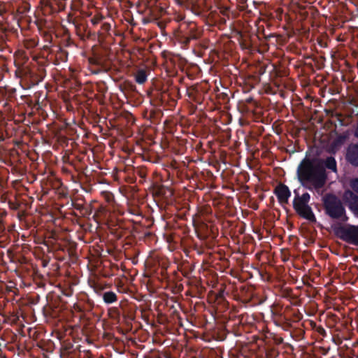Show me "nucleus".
<instances>
[{
  "mask_svg": "<svg viewBox=\"0 0 358 358\" xmlns=\"http://www.w3.org/2000/svg\"><path fill=\"white\" fill-rule=\"evenodd\" d=\"M189 6L192 12L198 16L204 15L209 9L206 0H192Z\"/></svg>",
  "mask_w": 358,
  "mask_h": 358,
  "instance_id": "obj_7",
  "label": "nucleus"
},
{
  "mask_svg": "<svg viewBox=\"0 0 358 358\" xmlns=\"http://www.w3.org/2000/svg\"><path fill=\"white\" fill-rule=\"evenodd\" d=\"M175 37L183 48H187L192 41H197L201 36L197 25L194 22H180L175 30Z\"/></svg>",
  "mask_w": 358,
  "mask_h": 358,
  "instance_id": "obj_2",
  "label": "nucleus"
},
{
  "mask_svg": "<svg viewBox=\"0 0 358 358\" xmlns=\"http://www.w3.org/2000/svg\"><path fill=\"white\" fill-rule=\"evenodd\" d=\"M229 8H220V13L223 15H229Z\"/></svg>",
  "mask_w": 358,
  "mask_h": 358,
  "instance_id": "obj_27",
  "label": "nucleus"
},
{
  "mask_svg": "<svg viewBox=\"0 0 358 358\" xmlns=\"http://www.w3.org/2000/svg\"><path fill=\"white\" fill-rule=\"evenodd\" d=\"M273 193L277 196L278 201L281 205L288 203L291 192L286 185L283 183L279 184L275 187Z\"/></svg>",
  "mask_w": 358,
  "mask_h": 358,
  "instance_id": "obj_5",
  "label": "nucleus"
},
{
  "mask_svg": "<svg viewBox=\"0 0 358 358\" xmlns=\"http://www.w3.org/2000/svg\"><path fill=\"white\" fill-rule=\"evenodd\" d=\"M196 92V91L195 90V89H194V88L189 89L187 91V94L189 96V98L192 99L194 101H197L196 97L195 95Z\"/></svg>",
  "mask_w": 358,
  "mask_h": 358,
  "instance_id": "obj_21",
  "label": "nucleus"
},
{
  "mask_svg": "<svg viewBox=\"0 0 358 358\" xmlns=\"http://www.w3.org/2000/svg\"><path fill=\"white\" fill-rule=\"evenodd\" d=\"M323 205L325 213L331 218L341 220L346 222L348 217L346 215L345 207L341 199L333 194H327L323 197Z\"/></svg>",
  "mask_w": 358,
  "mask_h": 358,
  "instance_id": "obj_3",
  "label": "nucleus"
},
{
  "mask_svg": "<svg viewBox=\"0 0 358 358\" xmlns=\"http://www.w3.org/2000/svg\"><path fill=\"white\" fill-rule=\"evenodd\" d=\"M346 139V136L343 135H339L336 137V138L334 141L333 144L334 145H340L344 143Z\"/></svg>",
  "mask_w": 358,
  "mask_h": 358,
  "instance_id": "obj_20",
  "label": "nucleus"
},
{
  "mask_svg": "<svg viewBox=\"0 0 358 358\" xmlns=\"http://www.w3.org/2000/svg\"><path fill=\"white\" fill-rule=\"evenodd\" d=\"M108 314L110 318L117 319L120 317V311L117 308H112L108 310Z\"/></svg>",
  "mask_w": 358,
  "mask_h": 358,
  "instance_id": "obj_19",
  "label": "nucleus"
},
{
  "mask_svg": "<svg viewBox=\"0 0 358 358\" xmlns=\"http://www.w3.org/2000/svg\"><path fill=\"white\" fill-rule=\"evenodd\" d=\"M279 355L278 350L274 347H268L266 349V358H276Z\"/></svg>",
  "mask_w": 358,
  "mask_h": 358,
  "instance_id": "obj_16",
  "label": "nucleus"
},
{
  "mask_svg": "<svg viewBox=\"0 0 358 358\" xmlns=\"http://www.w3.org/2000/svg\"><path fill=\"white\" fill-rule=\"evenodd\" d=\"M295 212L299 216L307 220L310 222L315 223L317 221L316 217L309 204Z\"/></svg>",
  "mask_w": 358,
  "mask_h": 358,
  "instance_id": "obj_10",
  "label": "nucleus"
},
{
  "mask_svg": "<svg viewBox=\"0 0 358 358\" xmlns=\"http://www.w3.org/2000/svg\"><path fill=\"white\" fill-rule=\"evenodd\" d=\"M73 207L77 209V210H82L83 208H84V206L83 204H80V203H73Z\"/></svg>",
  "mask_w": 358,
  "mask_h": 358,
  "instance_id": "obj_28",
  "label": "nucleus"
},
{
  "mask_svg": "<svg viewBox=\"0 0 358 358\" xmlns=\"http://www.w3.org/2000/svg\"><path fill=\"white\" fill-rule=\"evenodd\" d=\"M26 216V212L24 210H20L17 214V217L20 220H22Z\"/></svg>",
  "mask_w": 358,
  "mask_h": 358,
  "instance_id": "obj_26",
  "label": "nucleus"
},
{
  "mask_svg": "<svg viewBox=\"0 0 358 358\" xmlns=\"http://www.w3.org/2000/svg\"><path fill=\"white\" fill-rule=\"evenodd\" d=\"M6 215V212H3L0 215V231H3L5 229L4 222H3V217H5Z\"/></svg>",
  "mask_w": 358,
  "mask_h": 358,
  "instance_id": "obj_23",
  "label": "nucleus"
},
{
  "mask_svg": "<svg viewBox=\"0 0 358 358\" xmlns=\"http://www.w3.org/2000/svg\"><path fill=\"white\" fill-rule=\"evenodd\" d=\"M102 299L107 304L115 303L117 301V294L112 291H107L103 293Z\"/></svg>",
  "mask_w": 358,
  "mask_h": 358,
  "instance_id": "obj_13",
  "label": "nucleus"
},
{
  "mask_svg": "<svg viewBox=\"0 0 358 358\" xmlns=\"http://www.w3.org/2000/svg\"><path fill=\"white\" fill-rule=\"evenodd\" d=\"M335 234L343 241L358 246V226H340L335 229Z\"/></svg>",
  "mask_w": 358,
  "mask_h": 358,
  "instance_id": "obj_4",
  "label": "nucleus"
},
{
  "mask_svg": "<svg viewBox=\"0 0 358 358\" xmlns=\"http://www.w3.org/2000/svg\"><path fill=\"white\" fill-rule=\"evenodd\" d=\"M66 295L67 296H71V294H66Z\"/></svg>",
  "mask_w": 358,
  "mask_h": 358,
  "instance_id": "obj_34",
  "label": "nucleus"
},
{
  "mask_svg": "<svg viewBox=\"0 0 358 358\" xmlns=\"http://www.w3.org/2000/svg\"><path fill=\"white\" fill-rule=\"evenodd\" d=\"M22 204H23V203L17 199H15L14 200L8 201L9 208L12 210H20Z\"/></svg>",
  "mask_w": 358,
  "mask_h": 358,
  "instance_id": "obj_15",
  "label": "nucleus"
},
{
  "mask_svg": "<svg viewBox=\"0 0 358 358\" xmlns=\"http://www.w3.org/2000/svg\"><path fill=\"white\" fill-rule=\"evenodd\" d=\"M347 161L354 166H358V143L350 144L346 152Z\"/></svg>",
  "mask_w": 358,
  "mask_h": 358,
  "instance_id": "obj_9",
  "label": "nucleus"
},
{
  "mask_svg": "<svg viewBox=\"0 0 358 358\" xmlns=\"http://www.w3.org/2000/svg\"><path fill=\"white\" fill-rule=\"evenodd\" d=\"M283 342V339L282 338H280L279 340H278V343H281Z\"/></svg>",
  "mask_w": 358,
  "mask_h": 358,
  "instance_id": "obj_33",
  "label": "nucleus"
},
{
  "mask_svg": "<svg viewBox=\"0 0 358 358\" xmlns=\"http://www.w3.org/2000/svg\"><path fill=\"white\" fill-rule=\"evenodd\" d=\"M147 73L144 70H139L135 75V80L138 84H143L147 80Z\"/></svg>",
  "mask_w": 358,
  "mask_h": 358,
  "instance_id": "obj_14",
  "label": "nucleus"
},
{
  "mask_svg": "<svg viewBox=\"0 0 358 358\" xmlns=\"http://www.w3.org/2000/svg\"><path fill=\"white\" fill-rule=\"evenodd\" d=\"M294 193L295 194V196L292 202V206L295 211H298V210L308 205L310 200L309 193L305 192L302 195H300L296 189L294 191Z\"/></svg>",
  "mask_w": 358,
  "mask_h": 358,
  "instance_id": "obj_6",
  "label": "nucleus"
},
{
  "mask_svg": "<svg viewBox=\"0 0 358 358\" xmlns=\"http://www.w3.org/2000/svg\"><path fill=\"white\" fill-rule=\"evenodd\" d=\"M37 73L33 72L29 73L34 84H38L39 82H41L45 76V70L44 69H39Z\"/></svg>",
  "mask_w": 358,
  "mask_h": 358,
  "instance_id": "obj_11",
  "label": "nucleus"
},
{
  "mask_svg": "<svg viewBox=\"0 0 358 358\" xmlns=\"http://www.w3.org/2000/svg\"><path fill=\"white\" fill-rule=\"evenodd\" d=\"M182 20V18H180V19H178V21H181Z\"/></svg>",
  "mask_w": 358,
  "mask_h": 358,
  "instance_id": "obj_35",
  "label": "nucleus"
},
{
  "mask_svg": "<svg viewBox=\"0 0 358 358\" xmlns=\"http://www.w3.org/2000/svg\"><path fill=\"white\" fill-rule=\"evenodd\" d=\"M89 63L92 66H97L98 68L102 67V62L100 57H92L88 59Z\"/></svg>",
  "mask_w": 358,
  "mask_h": 358,
  "instance_id": "obj_18",
  "label": "nucleus"
},
{
  "mask_svg": "<svg viewBox=\"0 0 358 358\" xmlns=\"http://www.w3.org/2000/svg\"><path fill=\"white\" fill-rule=\"evenodd\" d=\"M316 330L317 332L323 337H325L327 336V331L322 327H317Z\"/></svg>",
  "mask_w": 358,
  "mask_h": 358,
  "instance_id": "obj_25",
  "label": "nucleus"
},
{
  "mask_svg": "<svg viewBox=\"0 0 358 358\" xmlns=\"http://www.w3.org/2000/svg\"><path fill=\"white\" fill-rule=\"evenodd\" d=\"M169 96L173 99H174L175 98L180 99L181 97V96L180 94L179 88L176 86L172 87L170 89V91L169 92Z\"/></svg>",
  "mask_w": 358,
  "mask_h": 358,
  "instance_id": "obj_17",
  "label": "nucleus"
},
{
  "mask_svg": "<svg viewBox=\"0 0 358 358\" xmlns=\"http://www.w3.org/2000/svg\"><path fill=\"white\" fill-rule=\"evenodd\" d=\"M345 199L349 209L358 216V196L351 191H347L345 194Z\"/></svg>",
  "mask_w": 358,
  "mask_h": 358,
  "instance_id": "obj_8",
  "label": "nucleus"
},
{
  "mask_svg": "<svg viewBox=\"0 0 358 358\" xmlns=\"http://www.w3.org/2000/svg\"><path fill=\"white\" fill-rule=\"evenodd\" d=\"M352 189L358 194V178L353 179L350 182Z\"/></svg>",
  "mask_w": 358,
  "mask_h": 358,
  "instance_id": "obj_22",
  "label": "nucleus"
},
{
  "mask_svg": "<svg viewBox=\"0 0 358 358\" xmlns=\"http://www.w3.org/2000/svg\"><path fill=\"white\" fill-rule=\"evenodd\" d=\"M355 136H356L357 137H358V125H357V129H356V131H355Z\"/></svg>",
  "mask_w": 358,
  "mask_h": 358,
  "instance_id": "obj_31",
  "label": "nucleus"
},
{
  "mask_svg": "<svg viewBox=\"0 0 358 358\" xmlns=\"http://www.w3.org/2000/svg\"><path fill=\"white\" fill-rule=\"evenodd\" d=\"M131 213H132L133 214H136V213H135V211H134H134H132Z\"/></svg>",
  "mask_w": 358,
  "mask_h": 358,
  "instance_id": "obj_36",
  "label": "nucleus"
},
{
  "mask_svg": "<svg viewBox=\"0 0 358 358\" xmlns=\"http://www.w3.org/2000/svg\"><path fill=\"white\" fill-rule=\"evenodd\" d=\"M102 27H103V29H104L105 30H108V29L110 28V25L108 23H104V24L102 25Z\"/></svg>",
  "mask_w": 358,
  "mask_h": 358,
  "instance_id": "obj_30",
  "label": "nucleus"
},
{
  "mask_svg": "<svg viewBox=\"0 0 358 358\" xmlns=\"http://www.w3.org/2000/svg\"><path fill=\"white\" fill-rule=\"evenodd\" d=\"M101 20L102 17L95 15L91 19V22L93 25H96L100 22Z\"/></svg>",
  "mask_w": 358,
  "mask_h": 358,
  "instance_id": "obj_24",
  "label": "nucleus"
},
{
  "mask_svg": "<svg viewBox=\"0 0 358 358\" xmlns=\"http://www.w3.org/2000/svg\"><path fill=\"white\" fill-rule=\"evenodd\" d=\"M8 92H9V97H13L16 92V90L14 88H12L10 90H9Z\"/></svg>",
  "mask_w": 358,
  "mask_h": 358,
  "instance_id": "obj_29",
  "label": "nucleus"
},
{
  "mask_svg": "<svg viewBox=\"0 0 358 358\" xmlns=\"http://www.w3.org/2000/svg\"><path fill=\"white\" fill-rule=\"evenodd\" d=\"M296 175L301 185L310 191L322 189L327 179L322 160L314 157H304L297 167Z\"/></svg>",
  "mask_w": 358,
  "mask_h": 358,
  "instance_id": "obj_1",
  "label": "nucleus"
},
{
  "mask_svg": "<svg viewBox=\"0 0 358 358\" xmlns=\"http://www.w3.org/2000/svg\"><path fill=\"white\" fill-rule=\"evenodd\" d=\"M100 72V70L99 69H97V70H94L93 71V73H99Z\"/></svg>",
  "mask_w": 358,
  "mask_h": 358,
  "instance_id": "obj_32",
  "label": "nucleus"
},
{
  "mask_svg": "<svg viewBox=\"0 0 358 358\" xmlns=\"http://www.w3.org/2000/svg\"><path fill=\"white\" fill-rule=\"evenodd\" d=\"M323 165L325 169H328L334 172L337 171V164L334 157H328L324 161H322Z\"/></svg>",
  "mask_w": 358,
  "mask_h": 358,
  "instance_id": "obj_12",
  "label": "nucleus"
}]
</instances>
